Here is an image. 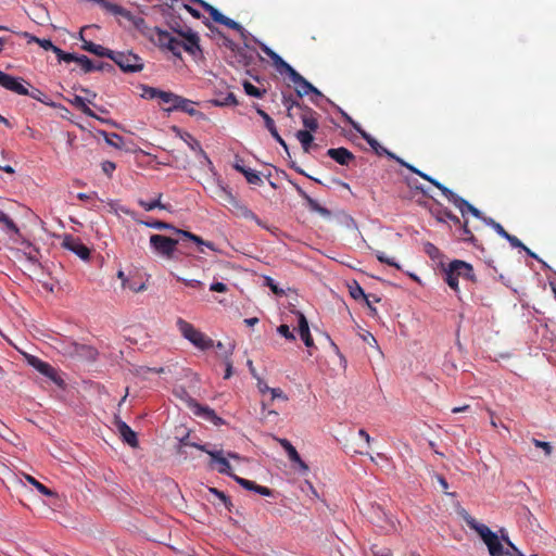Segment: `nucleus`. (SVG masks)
Wrapping results in <instances>:
<instances>
[{
	"instance_id": "obj_13",
	"label": "nucleus",
	"mask_w": 556,
	"mask_h": 556,
	"mask_svg": "<svg viewBox=\"0 0 556 556\" xmlns=\"http://www.w3.org/2000/svg\"><path fill=\"white\" fill-rule=\"evenodd\" d=\"M301 118L306 129L296 131L295 136L301 142L304 152H308L313 146V114L309 111H305L302 113Z\"/></svg>"
},
{
	"instance_id": "obj_7",
	"label": "nucleus",
	"mask_w": 556,
	"mask_h": 556,
	"mask_svg": "<svg viewBox=\"0 0 556 556\" xmlns=\"http://www.w3.org/2000/svg\"><path fill=\"white\" fill-rule=\"evenodd\" d=\"M111 60L114 61L115 64H117L122 71L128 72V73H136L140 72L143 68V63L141 58H139L137 54L128 51V52H115L112 51Z\"/></svg>"
},
{
	"instance_id": "obj_50",
	"label": "nucleus",
	"mask_w": 556,
	"mask_h": 556,
	"mask_svg": "<svg viewBox=\"0 0 556 556\" xmlns=\"http://www.w3.org/2000/svg\"><path fill=\"white\" fill-rule=\"evenodd\" d=\"M425 252L431 257V258H437L440 256V250L432 243L430 242H427L425 244Z\"/></svg>"
},
{
	"instance_id": "obj_25",
	"label": "nucleus",
	"mask_w": 556,
	"mask_h": 556,
	"mask_svg": "<svg viewBox=\"0 0 556 556\" xmlns=\"http://www.w3.org/2000/svg\"><path fill=\"white\" fill-rule=\"evenodd\" d=\"M73 352L77 357L86 361H94L98 355L97 350L91 345L79 343L73 344Z\"/></svg>"
},
{
	"instance_id": "obj_11",
	"label": "nucleus",
	"mask_w": 556,
	"mask_h": 556,
	"mask_svg": "<svg viewBox=\"0 0 556 556\" xmlns=\"http://www.w3.org/2000/svg\"><path fill=\"white\" fill-rule=\"evenodd\" d=\"M150 244L157 254L172 258L178 240L162 235H152L150 237Z\"/></svg>"
},
{
	"instance_id": "obj_33",
	"label": "nucleus",
	"mask_w": 556,
	"mask_h": 556,
	"mask_svg": "<svg viewBox=\"0 0 556 556\" xmlns=\"http://www.w3.org/2000/svg\"><path fill=\"white\" fill-rule=\"evenodd\" d=\"M141 224L146 225L149 228L159 229V230H173L176 232L178 230L175 228L172 224L162 222V220H152V222H140Z\"/></svg>"
},
{
	"instance_id": "obj_4",
	"label": "nucleus",
	"mask_w": 556,
	"mask_h": 556,
	"mask_svg": "<svg viewBox=\"0 0 556 556\" xmlns=\"http://www.w3.org/2000/svg\"><path fill=\"white\" fill-rule=\"evenodd\" d=\"M23 78H16L14 76H11L2 71H0V86L5 88L7 90H10L12 92H15L20 96H29L30 98L46 104L49 106L54 108L55 104L51 101H49L48 97L38 88H31V90H28L23 84Z\"/></svg>"
},
{
	"instance_id": "obj_10",
	"label": "nucleus",
	"mask_w": 556,
	"mask_h": 556,
	"mask_svg": "<svg viewBox=\"0 0 556 556\" xmlns=\"http://www.w3.org/2000/svg\"><path fill=\"white\" fill-rule=\"evenodd\" d=\"M362 138L366 140V142L370 146V148L375 151V153L379 156L387 155L388 157L395 160L400 165L406 167L412 173L418 175V173H422L415 166L406 163L401 157L396 156L394 153L390 152L387 148L382 147L374 137H371L368 132L362 131Z\"/></svg>"
},
{
	"instance_id": "obj_51",
	"label": "nucleus",
	"mask_w": 556,
	"mask_h": 556,
	"mask_svg": "<svg viewBox=\"0 0 556 556\" xmlns=\"http://www.w3.org/2000/svg\"><path fill=\"white\" fill-rule=\"evenodd\" d=\"M290 184L295 188L299 194L306 200L308 206L313 208V198L306 193L298 184L293 182L292 180H290Z\"/></svg>"
},
{
	"instance_id": "obj_29",
	"label": "nucleus",
	"mask_w": 556,
	"mask_h": 556,
	"mask_svg": "<svg viewBox=\"0 0 556 556\" xmlns=\"http://www.w3.org/2000/svg\"><path fill=\"white\" fill-rule=\"evenodd\" d=\"M85 51H88L94 55H98V56H106L110 59L111 56V53H112V50L108 49V48H104L103 46L101 45H97L92 41H87V40H84V43H83V47H81Z\"/></svg>"
},
{
	"instance_id": "obj_14",
	"label": "nucleus",
	"mask_w": 556,
	"mask_h": 556,
	"mask_svg": "<svg viewBox=\"0 0 556 556\" xmlns=\"http://www.w3.org/2000/svg\"><path fill=\"white\" fill-rule=\"evenodd\" d=\"M320 336L325 340V342L328 343V345L331 350L330 358L333 364L331 371L334 374L344 372L346 369L348 363H346L345 357L340 353L338 345L331 340V338L326 332H320Z\"/></svg>"
},
{
	"instance_id": "obj_5",
	"label": "nucleus",
	"mask_w": 556,
	"mask_h": 556,
	"mask_svg": "<svg viewBox=\"0 0 556 556\" xmlns=\"http://www.w3.org/2000/svg\"><path fill=\"white\" fill-rule=\"evenodd\" d=\"M418 176L432 184L435 188H438L442 192V194L460 211L463 216H465L466 213H471L475 217L481 218V212L477 207H475L468 201L454 193L440 181L433 179L426 173H418Z\"/></svg>"
},
{
	"instance_id": "obj_63",
	"label": "nucleus",
	"mask_w": 556,
	"mask_h": 556,
	"mask_svg": "<svg viewBox=\"0 0 556 556\" xmlns=\"http://www.w3.org/2000/svg\"><path fill=\"white\" fill-rule=\"evenodd\" d=\"M184 9H185L188 13H190V14H191V16H193L194 18H200V17H201V13H200L197 9L192 8L191 5H189V4H184Z\"/></svg>"
},
{
	"instance_id": "obj_45",
	"label": "nucleus",
	"mask_w": 556,
	"mask_h": 556,
	"mask_svg": "<svg viewBox=\"0 0 556 556\" xmlns=\"http://www.w3.org/2000/svg\"><path fill=\"white\" fill-rule=\"evenodd\" d=\"M162 90L153 87H144L142 97L147 99H155L161 97Z\"/></svg>"
},
{
	"instance_id": "obj_9",
	"label": "nucleus",
	"mask_w": 556,
	"mask_h": 556,
	"mask_svg": "<svg viewBox=\"0 0 556 556\" xmlns=\"http://www.w3.org/2000/svg\"><path fill=\"white\" fill-rule=\"evenodd\" d=\"M220 199L232 207V212L242 218L258 222L257 216L244 204L236 199V197L227 189L220 188Z\"/></svg>"
},
{
	"instance_id": "obj_44",
	"label": "nucleus",
	"mask_w": 556,
	"mask_h": 556,
	"mask_svg": "<svg viewBox=\"0 0 556 556\" xmlns=\"http://www.w3.org/2000/svg\"><path fill=\"white\" fill-rule=\"evenodd\" d=\"M532 443L536 447L542 448L544 451L545 456H549L552 454L553 447H552L551 443L540 441L538 439H532Z\"/></svg>"
},
{
	"instance_id": "obj_32",
	"label": "nucleus",
	"mask_w": 556,
	"mask_h": 556,
	"mask_svg": "<svg viewBox=\"0 0 556 556\" xmlns=\"http://www.w3.org/2000/svg\"><path fill=\"white\" fill-rule=\"evenodd\" d=\"M162 193L159 194L157 199L151 201L139 200V205L147 212L152 211L154 208H166L164 204L161 203Z\"/></svg>"
},
{
	"instance_id": "obj_49",
	"label": "nucleus",
	"mask_w": 556,
	"mask_h": 556,
	"mask_svg": "<svg viewBox=\"0 0 556 556\" xmlns=\"http://www.w3.org/2000/svg\"><path fill=\"white\" fill-rule=\"evenodd\" d=\"M462 239L466 242H471V243H473L476 241V237L472 235L471 230L468 228L467 222H465L463 225Z\"/></svg>"
},
{
	"instance_id": "obj_61",
	"label": "nucleus",
	"mask_w": 556,
	"mask_h": 556,
	"mask_svg": "<svg viewBox=\"0 0 556 556\" xmlns=\"http://www.w3.org/2000/svg\"><path fill=\"white\" fill-rule=\"evenodd\" d=\"M78 59H79V55H75L73 53H68V52H64L62 54V59L61 61H64V62H76L78 63Z\"/></svg>"
},
{
	"instance_id": "obj_15",
	"label": "nucleus",
	"mask_w": 556,
	"mask_h": 556,
	"mask_svg": "<svg viewBox=\"0 0 556 556\" xmlns=\"http://www.w3.org/2000/svg\"><path fill=\"white\" fill-rule=\"evenodd\" d=\"M188 407L192 410V413L201 417L207 421L213 422L215 426H219L224 424V420L216 415L214 409L210 408L208 406H203L199 404L195 400L190 399L188 401Z\"/></svg>"
},
{
	"instance_id": "obj_16",
	"label": "nucleus",
	"mask_w": 556,
	"mask_h": 556,
	"mask_svg": "<svg viewBox=\"0 0 556 556\" xmlns=\"http://www.w3.org/2000/svg\"><path fill=\"white\" fill-rule=\"evenodd\" d=\"M192 446L207 453L212 457V460L217 463L218 466L216 469L219 473L227 475V476L233 478L235 475L232 473L231 465L229 464L227 458L224 456V452L222 450L220 451H208V450H206L205 445H200V444H192Z\"/></svg>"
},
{
	"instance_id": "obj_54",
	"label": "nucleus",
	"mask_w": 556,
	"mask_h": 556,
	"mask_svg": "<svg viewBox=\"0 0 556 556\" xmlns=\"http://www.w3.org/2000/svg\"><path fill=\"white\" fill-rule=\"evenodd\" d=\"M23 255L33 264H37L39 261V251L37 249H31L29 252H24Z\"/></svg>"
},
{
	"instance_id": "obj_59",
	"label": "nucleus",
	"mask_w": 556,
	"mask_h": 556,
	"mask_svg": "<svg viewBox=\"0 0 556 556\" xmlns=\"http://www.w3.org/2000/svg\"><path fill=\"white\" fill-rule=\"evenodd\" d=\"M345 121L362 136V131H365L358 123H356L351 116L346 113H343Z\"/></svg>"
},
{
	"instance_id": "obj_35",
	"label": "nucleus",
	"mask_w": 556,
	"mask_h": 556,
	"mask_svg": "<svg viewBox=\"0 0 556 556\" xmlns=\"http://www.w3.org/2000/svg\"><path fill=\"white\" fill-rule=\"evenodd\" d=\"M176 232L181 235L185 238H188L189 240L193 241L194 243H197L199 245L204 244V245L208 247L210 249H213V244L211 242H205L201 237H199L190 231L178 229V230H176Z\"/></svg>"
},
{
	"instance_id": "obj_12",
	"label": "nucleus",
	"mask_w": 556,
	"mask_h": 556,
	"mask_svg": "<svg viewBox=\"0 0 556 556\" xmlns=\"http://www.w3.org/2000/svg\"><path fill=\"white\" fill-rule=\"evenodd\" d=\"M27 364L34 367L41 375L53 381L59 387L64 384V380L59 376L58 370L49 363L43 362L37 356L26 355Z\"/></svg>"
},
{
	"instance_id": "obj_47",
	"label": "nucleus",
	"mask_w": 556,
	"mask_h": 556,
	"mask_svg": "<svg viewBox=\"0 0 556 556\" xmlns=\"http://www.w3.org/2000/svg\"><path fill=\"white\" fill-rule=\"evenodd\" d=\"M220 24L225 25V26H227V27H229L231 29L238 30L240 33L244 31L243 27L239 23H237L236 21H233V20H231V18H229L227 16H224V20H223V22Z\"/></svg>"
},
{
	"instance_id": "obj_21",
	"label": "nucleus",
	"mask_w": 556,
	"mask_h": 556,
	"mask_svg": "<svg viewBox=\"0 0 556 556\" xmlns=\"http://www.w3.org/2000/svg\"><path fill=\"white\" fill-rule=\"evenodd\" d=\"M78 64L85 73L113 70V66L110 63L99 62L94 64L87 55H79Z\"/></svg>"
},
{
	"instance_id": "obj_31",
	"label": "nucleus",
	"mask_w": 556,
	"mask_h": 556,
	"mask_svg": "<svg viewBox=\"0 0 556 556\" xmlns=\"http://www.w3.org/2000/svg\"><path fill=\"white\" fill-rule=\"evenodd\" d=\"M180 137L191 150L199 152L202 155H205V152L203 151L200 142L192 135H190L189 132H185Z\"/></svg>"
},
{
	"instance_id": "obj_34",
	"label": "nucleus",
	"mask_w": 556,
	"mask_h": 556,
	"mask_svg": "<svg viewBox=\"0 0 556 556\" xmlns=\"http://www.w3.org/2000/svg\"><path fill=\"white\" fill-rule=\"evenodd\" d=\"M212 17V20L218 24H220L224 20V14H222L216 8L207 3L206 1L203 2L201 5Z\"/></svg>"
},
{
	"instance_id": "obj_53",
	"label": "nucleus",
	"mask_w": 556,
	"mask_h": 556,
	"mask_svg": "<svg viewBox=\"0 0 556 556\" xmlns=\"http://www.w3.org/2000/svg\"><path fill=\"white\" fill-rule=\"evenodd\" d=\"M215 104L216 105H238V100H237V97L232 92H229L223 102H216Z\"/></svg>"
},
{
	"instance_id": "obj_42",
	"label": "nucleus",
	"mask_w": 556,
	"mask_h": 556,
	"mask_svg": "<svg viewBox=\"0 0 556 556\" xmlns=\"http://www.w3.org/2000/svg\"><path fill=\"white\" fill-rule=\"evenodd\" d=\"M376 257L378 258V261L380 263H384V264H388L390 266H393L397 269H400V265L392 258V257H389L384 252H381V251H378L376 253Z\"/></svg>"
},
{
	"instance_id": "obj_24",
	"label": "nucleus",
	"mask_w": 556,
	"mask_h": 556,
	"mask_svg": "<svg viewBox=\"0 0 556 556\" xmlns=\"http://www.w3.org/2000/svg\"><path fill=\"white\" fill-rule=\"evenodd\" d=\"M296 314L299 317V326H298L299 334H300L301 339L304 341L305 345L307 348H311V346H313V339L311 337L308 321L303 313L298 312Z\"/></svg>"
},
{
	"instance_id": "obj_17",
	"label": "nucleus",
	"mask_w": 556,
	"mask_h": 556,
	"mask_svg": "<svg viewBox=\"0 0 556 556\" xmlns=\"http://www.w3.org/2000/svg\"><path fill=\"white\" fill-rule=\"evenodd\" d=\"M315 213H317L323 219L328 223L341 222L342 219L351 223L355 226V220L346 215L343 211L327 208L315 202Z\"/></svg>"
},
{
	"instance_id": "obj_39",
	"label": "nucleus",
	"mask_w": 556,
	"mask_h": 556,
	"mask_svg": "<svg viewBox=\"0 0 556 556\" xmlns=\"http://www.w3.org/2000/svg\"><path fill=\"white\" fill-rule=\"evenodd\" d=\"M483 220L490 225L495 231L497 235H500L502 238H506L508 236V232L504 229V227L495 222L494 219L492 218H483Z\"/></svg>"
},
{
	"instance_id": "obj_18",
	"label": "nucleus",
	"mask_w": 556,
	"mask_h": 556,
	"mask_svg": "<svg viewBox=\"0 0 556 556\" xmlns=\"http://www.w3.org/2000/svg\"><path fill=\"white\" fill-rule=\"evenodd\" d=\"M62 247L72 251L81 260H88L90 256V250L81 242L79 238L72 235H66L64 237Z\"/></svg>"
},
{
	"instance_id": "obj_19",
	"label": "nucleus",
	"mask_w": 556,
	"mask_h": 556,
	"mask_svg": "<svg viewBox=\"0 0 556 556\" xmlns=\"http://www.w3.org/2000/svg\"><path fill=\"white\" fill-rule=\"evenodd\" d=\"M326 154L338 164L345 166L355 160L354 154L343 147L328 149Z\"/></svg>"
},
{
	"instance_id": "obj_40",
	"label": "nucleus",
	"mask_w": 556,
	"mask_h": 556,
	"mask_svg": "<svg viewBox=\"0 0 556 556\" xmlns=\"http://www.w3.org/2000/svg\"><path fill=\"white\" fill-rule=\"evenodd\" d=\"M370 552H371L372 556H393L392 552L389 547L379 546L377 544H374L370 547Z\"/></svg>"
},
{
	"instance_id": "obj_8",
	"label": "nucleus",
	"mask_w": 556,
	"mask_h": 556,
	"mask_svg": "<svg viewBox=\"0 0 556 556\" xmlns=\"http://www.w3.org/2000/svg\"><path fill=\"white\" fill-rule=\"evenodd\" d=\"M473 528L488 546L491 556H504V548L496 533L485 525H477Z\"/></svg>"
},
{
	"instance_id": "obj_36",
	"label": "nucleus",
	"mask_w": 556,
	"mask_h": 556,
	"mask_svg": "<svg viewBox=\"0 0 556 556\" xmlns=\"http://www.w3.org/2000/svg\"><path fill=\"white\" fill-rule=\"evenodd\" d=\"M180 98L181 96H178L176 93L169 91H162L160 100L163 103L168 104V106H175L179 102Z\"/></svg>"
},
{
	"instance_id": "obj_58",
	"label": "nucleus",
	"mask_w": 556,
	"mask_h": 556,
	"mask_svg": "<svg viewBox=\"0 0 556 556\" xmlns=\"http://www.w3.org/2000/svg\"><path fill=\"white\" fill-rule=\"evenodd\" d=\"M345 121L362 136V131H365L358 123H356L351 116L346 113H343Z\"/></svg>"
},
{
	"instance_id": "obj_55",
	"label": "nucleus",
	"mask_w": 556,
	"mask_h": 556,
	"mask_svg": "<svg viewBox=\"0 0 556 556\" xmlns=\"http://www.w3.org/2000/svg\"><path fill=\"white\" fill-rule=\"evenodd\" d=\"M101 167H102V170L104 174H106L108 176H111L112 173L115 170L116 165L114 162L104 161V162H102Z\"/></svg>"
},
{
	"instance_id": "obj_28",
	"label": "nucleus",
	"mask_w": 556,
	"mask_h": 556,
	"mask_svg": "<svg viewBox=\"0 0 556 556\" xmlns=\"http://www.w3.org/2000/svg\"><path fill=\"white\" fill-rule=\"evenodd\" d=\"M233 168H235L237 172H239V173L243 174V175H244V177H245V179H247V181H248L249 184H251V185H256V186H258V185H262V184H263V180H262V178H261V176L258 175V173H257V172H255V170H253V169H250V168H247L245 166H243V165H241V164H239V163H236V164L233 165Z\"/></svg>"
},
{
	"instance_id": "obj_64",
	"label": "nucleus",
	"mask_w": 556,
	"mask_h": 556,
	"mask_svg": "<svg viewBox=\"0 0 556 556\" xmlns=\"http://www.w3.org/2000/svg\"><path fill=\"white\" fill-rule=\"evenodd\" d=\"M264 124L270 134L277 129L276 124L271 117H267L266 121L264 122Z\"/></svg>"
},
{
	"instance_id": "obj_52",
	"label": "nucleus",
	"mask_w": 556,
	"mask_h": 556,
	"mask_svg": "<svg viewBox=\"0 0 556 556\" xmlns=\"http://www.w3.org/2000/svg\"><path fill=\"white\" fill-rule=\"evenodd\" d=\"M505 239L510 243L511 247L527 250V247L516 236L508 233Z\"/></svg>"
},
{
	"instance_id": "obj_20",
	"label": "nucleus",
	"mask_w": 556,
	"mask_h": 556,
	"mask_svg": "<svg viewBox=\"0 0 556 556\" xmlns=\"http://www.w3.org/2000/svg\"><path fill=\"white\" fill-rule=\"evenodd\" d=\"M280 445L285 448L287 452L289 459L293 463H296L303 473H307L309 471V467L306 463H304L299 453L296 452L295 447L287 440V439H280L279 440Z\"/></svg>"
},
{
	"instance_id": "obj_56",
	"label": "nucleus",
	"mask_w": 556,
	"mask_h": 556,
	"mask_svg": "<svg viewBox=\"0 0 556 556\" xmlns=\"http://www.w3.org/2000/svg\"><path fill=\"white\" fill-rule=\"evenodd\" d=\"M33 39L45 50H52V48H54V45L50 39H40L37 37H34Z\"/></svg>"
},
{
	"instance_id": "obj_2",
	"label": "nucleus",
	"mask_w": 556,
	"mask_h": 556,
	"mask_svg": "<svg viewBox=\"0 0 556 556\" xmlns=\"http://www.w3.org/2000/svg\"><path fill=\"white\" fill-rule=\"evenodd\" d=\"M263 51L273 60L280 73L289 76L299 97L309 94L313 91V85L304 79L290 64L283 61L276 52L265 47Z\"/></svg>"
},
{
	"instance_id": "obj_27",
	"label": "nucleus",
	"mask_w": 556,
	"mask_h": 556,
	"mask_svg": "<svg viewBox=\"0 0 556 556\" xmlns=\"http://www.w3.org/2000/svg\"><path fill=\"white\" fill-rule=\"evenodd\" d=\"M194 105H195V102L181 97L179 102L175 106H168L165 110L168 112L181 111V112L187 113L190 116H194V115L199 114V112L194 109Z\"/></svg>"
},
{
	"instance_id": "obj_1",
	"label": "nucleus",
	"mask_w": 556,
	"mask_h": 556,
	"mask_svg": "<svg viewBox=\"0 0 556 556\" xmlns=\"http://www.w3.org/2000/svg\"><path fill=\"white\" fill-rule=\"evenodd\" d=\"M170 28L184 38L185 41H181L169 31L161 29L160 27H149L146 22L144 26L138 30L160 49L168 50L175 56L180 58L182 50L192 55H197V53L201 52L200 38L197 33H193L190 28L186 30L176 29L174 26H170Z\"/></svg>"
},
{
	"instance_id": "obj_3",
	"label": "nucleus",
	"mask_w": 556,
	"mask_h": 556,
	"mask_svg": "<svg viewBox=\"0 0 556 556\" xmlns=\"http://www.w3.org/2000/svg\"><path fill=\"white\" fill-rule=\"evenodd\" d=\"M444 275L445 282L455 292H459V278L471 282L476 281L472 265L462 260L452 261L444 269Z\"/></svg>"
},
{
	"instance_id": "obj_48",
	"label": "nucleus",
	"mask_w": 556,
	"mask_h": 556,
	"mask_svg": "<svg viewBox=\"0 0 556 556\" xmlns=\"http://www.w3.org/2000/svg\"><path fill=\"white\" fill-rule=\"evenodd\" d=\"M277 331H278L279 334L285 337L287 340H294L295 339L293 332L290 330V327L288 325H285V324L280 325L277 328Z\"/></svg>"
},
{
	"instance_id": "obj_6",
	"label": "nucleus",
	"mask_w": 556,
	"mask_h": 556,
	"mask_svg": "<svg viewBox=\"0 0 556 556\" xmlns=\"http://www.w3.org/2000/svg\"><path fill=\"white\" fill-rule=\"evenodd\" d=\"M176 325L181 336L191 342L195 348L205 351L213 346V340L187 320L178 318Z\"/></svg>"
},
{
	"instance_id": "obj_46",
	"label": "nucleus",
	"mask_w": 556,
	"mask_h": 556,
	"mask_svg": "<svg viewBox=\"0 0 556 556\" xmlns=\"http://www.w3.org/2000/svg\"><path fill=\"white\" fill-rule=\"evenodd\" d=\"M178 281H181L186 287L193 289H201L203 287V282L197 279H185L181 277H177Z\"/></svg>"
},
{
	"instance_id": "obj_43",
	"label": "nucleus",
	"mask_w": 556,
	"mask_h": 556,
	"mask_svg": "<svg viewBox=\"0 0 556 556\" xmlns=\"http://www.w3.org/2000/svg\"><path fill=\"white\" fill-rule=\"evenodd\" d=\"M210 492L213 493L215 496H217L223 504L226 506V508L230 509V506L232 505L229 497L226 496V494L215 488H211Z\"/></svg>"
},
{
	"instance_id": "obj_23",
	"label": "nucleus",
	"mask_w": 556,
	"mask_h": 556,
	"mask_svg": "<svg viewBox=\"0 0 556 556\" xmlns=\"http://www.w3.org/2000/svg\"><path fill=\"white\" fill-rule=\"evenodd\" d=\"M233 480L240 484L242 488L247 489V490H251V491H254L261 495H264V496H270L273 491L267 488V486H263V485H258L256 484L254 481H251V480H248V479H244V478H240L238 476H233Z\"/></svg>"
},
{
	"instance_id": "obj_37",
	"label": "nucleus",
	"mask_w": 556,
	"mask_h": 556,
	"mask_svg": "<svg viewBox=\"0 0 556 556\" xmlns=\"http://www.w3.org/2000/svg\"><path fill=\"white\" fill-rule=\"evenodd\" d=\"M0 223L5 226V228L14 233H18L20 229L16 224L4 212L0 211Z\"/></svg>"
},
{
	"instance_id": "obj_60",
	"label": "nucleus",
	"mask_w": 556,
	"mask_h": 556,
	"mask_svg": "<svg viewBox=\"0 0 556 556\" xmlns=\"http://www.w3.org/2000/svg\"><path fill=\"white\" fill-rule=\"evenodd\" d=\"M225 365H226V370H225L224 378L229 379L232 375V361L228 356L225 357Z\"/></svg>"
},
{
	"instance_id": "obj_62",
	"label": "nucleus",
	"mask_w": 556,
	"mask_h": 556,
	"mask_svg": "<svg viewBox=\"0 0 556 556\" xmlns=\"http://www.w3.org/2000/svg\"><path fill=\"white\" fill-rule=\"evenodd\" d=\"M269 392L271 394V399L273 400H275V399H286L282 390L279 389V388H271Z\"/></svg>"
},
{
	"instance_id": "obj_22",
	"label": "nucleus",
	"mask_w": 556,
	"mask_h": 556,
	"mask_svg": "<svg viewBox=\"0 0 556 556\" xmlns=\"http://www.w3.org/2000/svg\"><path fill=\"white\" fill-rule=\"evenodd\" d=\"M116 426L123 441L131 447H137L139 442L136 432L122 420L117 421Z\"/></svg>"
},
{
	"instance_id": "obj_57",
	"label": "nucleus",
	"mask_w": 556,
	"mask_h": 556,
	"mask_svg": "<svg viewBox=\"0 0 556 556\" xmlns=\"http://www.w3.org/2000/svg\"><path fill=\"white\" fill-rule=\"evenodd\" d=\"M210 290L213 291V292L224 293V292L228 291V287L224 282H213L210 286Z\"/></svg>"
},
{
	"instance_id": "obj_30",
	"label": "nucleus",
	"mask_w": 556,
	"mask_h": 556,
	"mask_svg": "<svg viewBox=\"0 0 556 556\" xmlns=\"http://www.w3.org/2000/svg\"><path fill=\"white\" fill-rule=\"evenodd\" d=\"M24 478H25V480H26L28 483H30L31 485H34V486L37 489V491H38L39 493H41L42 495H45V496H54V495H55V493H54L52 490H50L49 488H47L46 485H43L41 482H39L38 480H36L33 476H30V475H26V473H25V475H24Z\"/></svg>"
},
{
	"instance_id": "obj_26",
	"label": "nucleus",
	"mask_w": 556,
	"mask_h": 556,
	"mask_svg": "<svg viewBox=\"0 0 556 556\" xmlns=\"http://www.w3.org/2000/svg\"><path fill=\"white\" fill-rule=\"evenodd\" d=\"M349 292H350V295L354 300L364 299L366 302V305L370 309L371 314L372 315L377 314V308L374 306H370V300H369L370 295L365 294L363 288L356 281H353L352 285H349Z\"/></svg>"
},
{
	"instance_id": "obj_38",
	"label": "nucleus",
	"mask_w": 556,
	"mask_h": 556,
	"mask_svg": "<svg viewBox=\"0 0 556 556\" xmlns=\"http://www.w3.org/2000/svg\"><path fill=\"white\" fill-rule=\"evenodd\" d=\"M243 88H244V91L247 92V94L255 97V98H262L264 96V93L266 92L265 90H261L260 88L255 87L250 81H244Z\"/></svg>"
},
{
	"instance_id": "obj_41",
	"label": "nucleus",
	"mask_w": 556,
	"mask_h": 556,
	"mask_svg": "<svg viewBox=\"0 0 556 556\" xmlns=\"http://www.w3.org/2000/svg\"><path fill=\"white\" fill-rule=\"evenodd\" d=\"M105 141L112 146V147H115V148H121L122 144H123V137L117 135V134H105Z\"/></svg>"
}]
</instances>
